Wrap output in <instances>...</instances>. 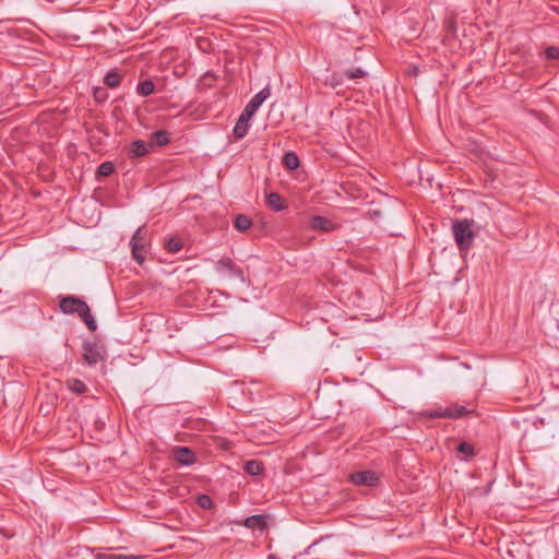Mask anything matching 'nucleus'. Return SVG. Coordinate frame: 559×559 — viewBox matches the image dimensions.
<instances>
[{
	"label": "nucleus",
	"instance_id": "23",
	"mask_svg": "<svg viewBox=\"0 0 559 559\" xmlns=\"http://www.w3.org/2000/svg\"><path fill=\"white\" fill-rule=\"evenodd\" d=\"M122 80V76L119 72H107L106 76L104 78V83L109 87H117L119 86L120 82Z\"/></svg>",
	"mask_w": 559,
	"mask_h": 559
},
{
	"label": "nucleus",
	"instance_id": "22",
	"mask_svg": "<svg viewBox=\"0 0 559 559\" xmlns=\"http://www.w3.org/2000/svg\"><path fill=\"white\" fill-rule=\"evenodd\" d=\"M154 91H155V84L150 80L139 83V85L136 87V92L141 96H148V95L153 94Z\"/></svg>",
	"mask_w": 559,
	"mask_h": 559
},
{
	"label": "nucleus",
	"instance_id": "24",
	"mask_svg": "<svg viewBox=\"0 0 559 559\" xmlns=\"http://www.w3.org/2000/svg\"><path fill=\"white\" fill-rule=\"evenodd\" d=\"M95 559H142V557L135 556V555L100 552V554H97Z\"/></svg>",
	"mask_w": 559,
	"mask_h": 559
},
{
	"label": "nucleus",
	"instance_id": "20",
	"mask_svg": "<svg viewBox=\"0 0 559 559\" xmlns=\"http://www.w3.org/2000/svg\"><path fill=\"white\" fill-rule=\"evenodd\" d=\"M283 164L289 170H295L299 167V158L294 152H287L283 156Z\"/></svg>",
	"mask_w": 559,
	"mask_h": 559
},
{
	"label": "nucleus",
	"instance_id": "31",
	"mask_svg": "<svg viewBox=\"0 0 559 559\" xmlns=\"http://www.w3.org/2000/svg\"><path fill=\"white\" fill-rule=\"evenodd\" d=\"M546 57L548 59H559V47H549L546 49Z\"/></svg>",
	"mask_w": 559,
	"mask_h": 559
},
{
	"label": "nucleus",
	"instance_id": "7",
	"mask_svg": "<svg viewBox=\"0 0 559 559\" xmlns=\"http://www.w3.org/2000/svg\"><path fill=\"white\" fill-rule=\"evenodd\" d=\"M170 457L181 466H190L197 462V454L188 447L176 445L169 451Z\"/></svg>",
	"mask_w": 559,
	"mask_h": 559
},
{
	"label": "nucleus",
	"instance_id": "28",
	"mask_svg": "<svg viewBox=\"0 0 559 559\" xmlns=\"http://www.w3.org/2000/svg\"><path fill=\"white\" fill-rule=\"evenodd\" d=\"M93 95L97 103H103L108 98V93L104 87H95Z\"/></svg>",
	"mask_w": 559,
	"mask_h": 559
},
{
	"label": "nucleus",
	"instance_id": "13",
	"mask_svg": "<svg viewBox=\"0 0 559 559\" xmlns=\"http://www.w3.org/2000/svg\"><path fill=\"white\" fill-rule=\"evenodd\" d=\"M243 525L248 528L264 531L267 526L266 516L262 514L248 516L245 520Z\"/></svg>",
	"mask_w": 559,
	"mask_h": 559
},
{
	"label": "nucleus",
	"instance_id": "27",
	"mask_svg": "<svg viewBox=\"0 0 559 559\" xmlns=\"http://www.w3.org/2000/svg\"><path fill=\"white\" fill-rule=\"evenodd\" d=\"M183 247V242L179 237H173L167 241L166 248L168 252L177 253Z\"/></svg>",
	"mask_w": 559,
	"mask_h": 559
},
{
	"label": "nucleus",
	"instance_id": "6",
	"mask_svg": "<svg viewBox=\"0 0 559 559\" xmlns=\"http://www.w3.org/2000/svg\"><path fill=\"white\" fill-rule=\"evenodd\" d=\"M472 413L471 409H467L463 405L452 404L445 408H438L433 411L421 412V416H426L429 418H460L467 414Z\"/></svg>",
	"mask_w": 559,
	"mask_h": 559
},
{
	"label": "nucleus",
	"instance_id": "18",
	"mask_svg": "<svg viewBox=\"0 0 559 559\" xmlns=\"http://www.w3.org/2000/svg\"><path fill=\"white\" fill-rule=\"evenodd\" d=\"M243 469L249 475L258 476L263 472L264 467L262 462L258 460H250L246 462Z\"/></svg>",
	"mask_w": 559,
	"mask_h": 559
},
{
	"label": "nucleus",
	"instance_id": "8",
	"mask_svg": "<svg viewBox=\"0 0 559 559\" xmlns=\"http://www.w3.org/2000/svg\"><path fill=\"white\" fill-rule=\"evenodd\" d=\"M349 479L357 486H376L379 481V477L372 471H360L349 475Z\"/></svg>",
	"mask_w": 559,
	"mask_h": 559
},
{
	"label": "nucleus",
	"instance_id": "29",
	"mask_svg": "<svg viewBox=\"0 0 559 559\" xmlns=\"http://www.w3.org/2000/svg\"><path fill=\"white\" fill-rule=\"evenodd\" d=\"M197 503L202 509H211L213 506V501H212L211 497L207 495H199V497L197 498Z\"/></svg>",
	"mask_w": 559,
	"mask_h": 559
},
{
	"label": "nucleus",
	"instance_id": "10",
	"mask_svg": "<svg viewBox=\"0 0 559 559\" xmlns=\"http://www.w3.org/2000/svg\"><path fill=\"white\" fill-rule=\"evenodd\" d=\"M271 92L269 86L262 88L260 92H258L250 102L246 105L245 111L246 115H254L259 107L263 104V102L270 96Z\"/></svg>",
	"mask_w": 559,
	"mask_h": 559
},
{
	"label": "nucleus",
	"instance_id": "12",
	"mask_svg": "<svg viewBox=\"0 0 559 559\" xmlns=\"http://www.w3.org/2000/svg\"><path fill=\"white\" fill-rule=\"evenodd\" d=\"M310 228L313 230L331 231L336 228V225L326 217L314 215L310 218Z\"/></svg>",
	"mask_w": 559,
	"mask_h": 559
},
{
	"label": "nucleus",
	"instance_id": "17",
	"mask_svg": "<svg viewBox=\"0 0 559 559\" xmlns=\"http://www.w3.org/2000/svg\"><path fill=\"white\" fill-rule=\"evenodd\" d=\"M386 202H388V206H385L384 209H373V207L369 209V211L367 212L368 217L371 221H377L378 218L388 215L390 213V205H394L395 201L391 200V199H386Z\"/></svg>",
	"mask_w": 559,
	"mask_h": 559
},
{
	"label": "nucleus",
	"instance_id": "32",
	"mask_svg": "<svg viewBox=\"0 0 559 559\" xmlns=\"http://www.w3.org/2000/svg\"><path fill=\"white\" fill-rule=\"evenodd\" d=\"M269 559H274V555H270V556H269Z\"/></svg>",
	"mask_w": 559,
	"mask_h": 559
},
{
	"label": "nucleus",
	"instance_id": "3",
	"mask_svg": "<svg viewBox=\"0 0 559 559\" xmlns=\"http://www.w3.org/2000/svg\"><path fill=\"white\" fill-rule=\"evenodd\" d=\"M322 76H318L316 80L322 82L324 86L335 90L344 83V80L350 81L362 78L367 72H322Z\"/></svg>",
	"mask_w": 559,
	"mask_h": 559
},
{
	"label": "nucleus",
	"instance_id": "1",
	"mask_svg": "<svg viewBox=\"0 0 559 559\" xmlns=\"http://www.w3.org/2000/svg\"><path fill=\"white\" fill-rule=\"evenodd\" d=\"M60 311L64 314L76 313L85 323L87 329L92 332L97 330L96 321L94 320L88 305L76 296H63L59 300Z\"/></svg>",
	"mask_w": 559,
	"mask_h": 559
},
{
	"label": "nucleus",
	"instance_id": "26",
	"mask_svg": "<svg viewBox=\"0 0 559 559\" xmlns=\"http://www.w3.org/2000/svg\"><path fill=\"white\" fill-rule=\"evenodd\" d=\"M115 170V166L111 162H104L102 163L97 170H96V176L97 177H108L110 176Z\"/></svg>",
	"mask_w": 559,
	"mask_h": 559
},
{
	"label": "nucleus",
	"instance_id": "16",
	"mask_svg": "<svg viewBox=\"0 0 559 559\" xmlns=\"http://www.w3.org/2000/svg\"><path fill=\"white\" fill-rule=\"evenodd\" d=\"M217 81L215 72H204L198 80V87L200 90H207L214 86Z\"/></svg>",
	"mask_w": 559,
	"mask_h": 559
},
{
	"label": "nucleus",
	"instance_id": "14",
	"mask_svg": "<svg viewBox=\"0 0 559 559\" xmlns=\"http://www.w3.org/2000/svg\"><path fill=\"white\" fill-rule=\"evenodd\" d=\"M148 153V145L142 141L138 140L131 143L129 148V157L135 158V157H142Z\"/></svg>",
	"mask_w": 559,
	"mask_h": 559
},
{
	"label": "nucleus",
	"instance_id": "19",
	"mask_svg": "<svg viewBox=\"0 0 559 559\" xmlns=\"http://www.w3.org/2000/svg\"><path fill=\"white\" fill-rule=\"evenodd\" d=\"M252 225V221L249 216L239 214L234 219V226L239 231L248 230Z\"/></svg>",
	"mask_w": 559,
	"mask_h": 559
},
{
	"label": "nucleus",
	"instance_id": "15",
	"mask_svg": "<svg viewBox=\"0 0 559 559\" xmlns=\"http://www.w3.org/2000/svg\"><path fill=\"white\" fill-rule=\"evenodd\" d=\"M266 205L276 212L286 209L284 199L277 192H271L266 195Z\"/></svg>",
	"mask_w": 559,
	"mask_h": 559
},
{
	"label": "nucleus",
	"instance_id": "4",
	"mask_svg": "<svg viewBox=\"0 0 559 559\" xmlns=\"http://www.w3.org/2000/svg\"><path fill=\"white\" fill-rule=\"evenodd\" d=\"M147 245V230L144 227H139L130 241L132 258L139 264H142L145 260L144 253L146 252Z\"/></svg>",
	"mask_w": 559,
	"mask_h": 559
},
{
	"label": "nucleus",
	"instance_id": "9",
	"mask_svg": "<svg viewBox=\"0 0 559 559\" xmlns=\"http://www.w3.org/2000/svg\"><path fill=\"white\" fill-rule=\"evenodd\" d=\"M215 270L219 273L227 272L231 276L243 278V271L230 258L219 259L215 264Z\"/></svg>",
	"mask_w": 559,
	"mask_h": 559
},
{
	"label": "nucleus",
	"instance_id": "25",
	"mask_svg": "<svg viewBox=\"0 0 559 559\" xmlns=\"http://www.w3.org/2000/svg\"><path fill=\"white\" fill-rule=\"evenodd\" d=\"M152 140L159 146L166 145L169 142V133L165 130L155 131L152 134Z\"/></svg>",
	"mask_w": 559,
	"mask_h": 559
},
{
	"label": "nucleus",
	"instance_id": "21",
	"mask_svg": "<svg viewBox=\"0 0 559 559\" xmlns=\"http://www.w3.org/2000/svg\"><path fill=\"white\" fill-rule=\"evenodd\" d=\"M67 386L70 391L76 394H83L87 391L86 384L80 379H70L67 381Z\"/></svg>",
	"mask_w": 559,
	"mask_h": 559
},
{
	"label": "nucleus",
	"instance_id": "11",
	"mask_svg": "<svg viewBox=\"0 0 559 559\" xmlns=\"http://www.w3.org/2000/svg\"><path fill=\"white\" fill-rule=\"evenodd\" d=\"M253 116L248 114L246 115V111L242 110L241 115L239 116L235 127H234V135L237 139H242L247 135L249 130V121Z\"/></svg>",
	"mask_w": 559,
	"mask_h": 559
},
{
	"label": "nucleus",
	"instance_id": "5",
	"mask_svg": "<svg viewBox=\"0 0 559 559\" xmlns=\"http://www.w3.org/2000/svg\"><path fill=\"white\" fill-rule=\"evenodd\" d=\"M82 349L83 361L88 366H95L106 359V349L97 342L85 341L82 345Z\"/></svg>",
	"mask_w": 559,
	"mask_h": 559
},
{
	"label": "nucleus",
	"instance_id": "2",
	"mask_svg": "<svg viewBox=\"0 0 559 559\" xmlns=\"http://www.w3.org/2000/svg\"><path fill=\"white\" fill-rule=\"evenodd\" d=\"M472 226L473 222L468 219H456L452 223L453 237L461 252L468 251L474 242Z\"/></svg>",
	"mask_w": 559,
	"mask_h": 559
},
{
	"label": "nucleus",
	"instance_id": "30",
	"mask_svg": "<svg viewBox=\"0 0 559 559\" xmlns=\"http://www.w3.org/2000/svg\"><path fill=\"white\" fill-rule=\"evenodd\" d=\"M457 451L463 453L466 456H473L475 454L474 447L468 442H461L457 445Z\"/></svg>",
	"mask_w": 559,
	"mask_h": 559
}]
</instances>
